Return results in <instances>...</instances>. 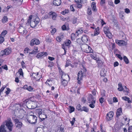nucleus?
Segmentation results:
<instances>
[{
  "instance_id": "f704fd0d",
  "label": "nucleus",
  "mask_w": 132,
  "mask_h": 132,
  "mask_svg": "<svg viewBox=\"0 0 132 132\" xmlns=\"http://www.w3.org/2000/svg\"><path fill=\"white\" fill-rule=\"evenodd\" d=\"M123 60L126 64H128L129 62L128 59L125 56L123 57Z\"/></svg>"
},
{
  "instance_id": "a19ab883",
  "label": "nucleus",
  "mask_w": 132,
  "mask_h": 132,
  "mask_svg": "<svg viewBox=\"0 0 132 132\" xmlns=\"http://www.w3.org/2000/svg\"><path fill=\"white\" fill-rule=\"evenodd\" d=\"M7 21V18L6 16H4L2 20V21L3 23H5Z\"/></svg>"
},
{
  "instance_id": "2eb2a0df",
  "label": "nucleus",
  "mask_w": 132,
  "mask_h": 132,
  "mask_svg": "<svg viewBox=\"0 0 132 132\" xmlns=\"http://www.w3.org/2000/svg\"><path fill=\"white\" fill-rule=\"evenodd\" d=\"M40 75H39L38 72H37V73H33L32 75V77L34 78L36 80H38L40 79Z\"/></svg>"
},
{
  "instance_id": "dca6fc26",
  "label": "nucleus",
  "mask_w": 132,
  "mask_h": 132,
  "mask_svg": "<svg viewBox=\"0 0 132 132\" xmlns=\"http://www.w3.org/2000/svg\"><path fill=\"white\" fill-rule=\"evenodd\" d=\"M61 72V74H62V75L61 76V79L67 80L69 81V75L64 73L62 71Z\"/></svg>"
},
{
  "instance_id": "864d4df0",
  "label": "nucleus",
  "mask_w": 132,
  "mask_h": 132,
  "mask_svg": "<svg viewBox=\"0 0 132 132\" xmlns=\"http://www.w3.org/2000/svg\"><path fill=\"white\" fill-rule=\"evenodd\" d=\"M19 72L20 75L23 76V73L22 69L20 68L19 70Z\"/></svg>"
},
{
  "instance_id": "8fccbe9b",
  "label": "nucleus",
  "mask_w": 132,
  "mask_h": 132,
  "mask_svg": "<svg viewBox=\"0 0 132 132\" xmlns=\"http://www.w3.org/2000/svg\"><path fill=\"white\" fill-rule=\"evenodd\" d=\"M82 109V111H83L86 112H87L88 111V109L85 106H84L83 107Z\"/></svg>"
},
{
  "instance_id": "1a4fd4ad",
  "label": "nucleus",
  "mask_w": 132,
  "mask_h": 132,
  "mask_svg": "<svg viewBox=\"0 0 132 132\" xmlns=\"http://www.w3.org/2000/svg\"><path fill=\"white\" fill-rule=\"evenodd\" d=\"M82 49L84 52L86 53H92L93 51L91 48L87 45H85Z\"/></svg>"
},
{
  "instance_id": "37998d69",
  "label": "nucleus",
  "mask_w": 132,
  "mask_h": 132,
  "mask_svg": "<svg viewBox=\"0 0 132 132\" xmlns=\"http://www.w3.org/2000/svg\"><path fill=\"white\" fill-rule=\"evenodd\" d=\"M71 43V41L69 40H68L65 43V45L66 46H69Z\"/></svg>"
},
{
  "instance_id": "20e7f679",
  "label": "nucleus",
  "mask_w": 132,
  "mask_h": 132,
  "mask_svg": "<svg viewBox=\"0 0 132 132\" xmlns=\"http://www.w3.org/2000/svg\"><path fill=\"white\" fill-rule=\"evenodd\" d=\"M12 52V50L11 48H6L0 52V56H3L5 55H9Z\"/></svg>"
},
{
  "instance_id": "412c9836",
  "label": "nucleus",
  "mask_w": 132,
  "mask_h": 132,
  "mask_svg": "<svg viewBox=\"0 0 132 132\" xmlns=\"http://www.w3.org/2000/svg\"><path fill=\"white\" fill-rule=\"evenodd\" d=\"M88 37L86 35H83L82 37L81 40L84 43H86L88 41Z\"/></svg>"
},
{
  "instance_id": "c03bdc74",
  "label": "nucleus",
  "mask_w": 132,
  "mask_h": 132,
  "mask_svg": "<svg viewBox=\"0 0 132 132\" xmlns=\"http://www.w3.org/2000/svg\"><path fill=\"white\" fill-rule=\"evenodd\" d=\"M34 88L30 86H29L28 87L27 90L29 92H32L33 91Z\"/></svg>"
},
{
  "instance_id": "49530a36",
  "label": "nucleus",
  "mask_w": 132,
  "mask_h": 132,
  "mask_svg": "<svg viewBox=\"0 0 132 132\" xmlns=\"http://www.w3.org/2000/svg\"><path fill=\"white\" fill-rule=\"evenodd\" d=\"M81 105L80 104H79L77 106L76 108L78 110L80 111H82V110L81 109Z\"/></svg>"
},
{
  "instance_id": "680f3d73",
  "label": "nucleus",
  "mask_w": 132,
  "mask_h": 132,
  "mask_svg": "<svg viewBox=\"0 0 132 132\" xmlns=\"http://www.w3.org/2000/svg\"><path fill=\"white\" fill-rule=\"evenodd\" d=\"M100 130L101 132H105V130L104 129H103L102 126L100 125Z\"/></svg>"
},
{
  "instance_id": "7c9ffc66",
  "label": "nucleus",
  "mask_w": 132,
  "mask_h": 132,
  "mask_svg": "<svg viewBox=\"0 0 132 132\" xmlns=\"http://www.w3.org/2000/svg\"><path fill=\"white\" fill-rule=\"evenodd\" d=\"M97 63L98 64V66L100 67L103 64V62L101 60H100L97 59L96 60Z\"/></svg>"
},
{
  "instance_id": "ea45409f",
  "label": "nucleus",
  "mask_w": 132,
  "mask_h": 132,
  "mask_svg": "<svg viewBox=\"0 0 132 132\" xmlns=\"http://www.w3.org/2000/svg\"><path fill=\"white\" fill-rule=\"evenodd\" d=\"M128 132H132V126H130L129 125V123H128Z\"/></svg>"
},
{
  "instance_id": "bf43d9fd",
  "label": "nucleus",
  "mask_w": 132,
  "mask_h": 132,
  "mask_svg": "<svg viewBox=\"0 0 132 132\" xmlns=\"http://www.w3.org/2000/svg\"><path fill=\"white\" fill-rule=\"evenodd\" d=\"M56 39L58 42H60L61 40V37L59 36L57 37L56 38Z\"/></svg>"
},
{
  "instance_id": "6e6552de",
  "label": "nucleus",
  "mask_w": 132,
  "mask_h": 132,
  "mask_svg": "<svg viewBox=\"0 0 132 132\" xmlns=\"http://www.w3.org/2000/svg\"><path fill=\"white\" fill-rule=\"evenodd\" d=\"M103 31L107 37L110 39L112 38V34L110 32L108 26H105L103 28Z\"/></svg>"
},
{
  "instance_id": "cd10ccee",
  "label": "nucleus",
  "mask_w": 132,
  "mask_h": 132,
  "mask_svg": "<svg viewBox=\"0 0 132 132\" xmlns=\"http://www.w3.org/2000/svg\"><path fill=\"white\" fill-rule=\"evenodd\" d=\"M124 88L125 89V90H123V92L125 93V95H127L129 93V89L126 86H124Z\"/></svg>"
},
{
  "instance_id": "603ef678",
  "label": "nucleus",
  "mask_w": 132,
  "mask_h": 132,
  "mask_svg": "<svg viewBox=\"0 0 132 132\" xmlns=\"http://www.w3.org/2000/svg\"><path fill=\"white\" fill-rule=\"evenodd\" d=\"M82 31L81 30H78L76 33V35H78L79 34H80L82 33Z\"/></svg>"
},
{
  "instance_id": "4c0bfd02",
  "label": "nucleus",
  "mask_w": 132,
  "mask_h": 132,
  "mask_svg": "<svg viewBox=\"0 0 132 132\" xmlns=\"http://www.w3.org/2000/svg\"><path fill=\"white\" fill-rule=\"evenodd\" d=\"M7 31L5 30L3 31L1 33L0 36L3 37H4L5 35L7 34Z\"/></svg>"
},
{
  "instance_id": "393cba45",
  "label": "nucleus",
  "mask_w": 132,
  "mask_h": 132,
  "mask_svg": "<svg viewBox=\"0 0 132 132\" xmlns=\"http://www.w3.org/2000/svg\"><path fill=\"white\" fill-rule=\"evenodd\" d=\"M92 53L90 54V57L93 59L96 60L97 59V57H96V54L95 52H92Z\"/></svg>"
},
{
  "instance_id": "6ab92c4d",
  "label": "nucleus",
  "mask_w": 132,
  "mask_h": 132,
  "mask_svg": "<svg viewBox=\"0 0 132 132\" xmlns=\"http://www.w3.org/2000/svg\"><path fill=\"white\" fill-rule=\"evenodd\" d=\"M61 3V0H54L53 2V4L54 5L58 6L60 5Z\"/></svg>"
},
{
  "instance_id": "0eeeda50",
  "label": "nucleus",
  "mask_w": 132,
  "mask_h": 132,
  "mask_svg": "<svg viewBox=\"0 0 132 132\" xmlns=\"http://www.w3.org/2000/svg\"><path fill=\"white\" fill-rule=\"evenodd\" d=\"M5 125L9 129V132H11L12 130L13 124L11 119L8 120L6 121Z\"/></svg>"
},
{
  "instance_id": "4468645a",
  "label": "nucleus",
  "mask_w": 132,
  "mask_h": 132,
  "mask_svg": "<svg viewBox=\"0 0 132 132\" xmlns=\"http://www.w3.org/2000/svg\"><path fill=\"white\" fill-rule=\"evenodd\" d=\"M40 43V42L37 39H32L30 42V45L33 46L35 44L38 45Z\"/></svg>"
},
{
  "instance_id": "de8ad7c7",
  "label": "nucleus",
  "mask_w": 132,
  "mask_h": 132,
  "mask_svg": "<svg viewBox=\"0 0 132 132\" xmlns=\"http://www.w3.org/2000/svg\"><path fill=\"white\" fill-rule=\"evenodd\" d=\"M4 37L0 36V44L2 43L4 41Z\"/></svg>"
},
{
  "instance_id": "69168bd1",
  "label": "nucleus",
  "mask_w": 132,
  "mask_h": 132,
  "mask_svg": "<svg viewBox=\"0 0 132 132\" xmlns=\"http://www.w3.org/2000/svg\"><path fill=\"white\" fill-rule=\"evenodd\" d=\"M99 101L101 103H102L104 101V99L103 98L101 97Z\"/></svg>"
},
{
  "instance_id": "a211bd4d",
  "label": "nucleus",
  "mask_w": 132,
  "mask_h": 132,
  "mask_svg": "<svg viewBox=\"0 0 132 132\" xmlns=\"http://www.w3.org/2000/svg\"><path fill=\"white\" fill-rule=\"evenodd\" d=\"M19 30V32L20 33L22 34H26L27 32L26 30L22 27H20Z\"/></svg>"
},
{
  "instance_id": "72a5a7b5",
  "label": "nucleus",
  "mask_w": 132,
  "mask_h": 132,
  "mask_svg": "<svg viewBox=\"0 0 132 132\" xmlns=\"http://www.w3.org/2000/svg\"><path fill=\"white\" fill-rule=\"evenodd\" d=\"M43 130L42 128L40 127H38L37 128L35 132H43Z\"/></svg>"
},
{
  "instance_id": "a18cd8bd",
  "label": "nucleus",
  "mask_w": 132,
  "mask_h": 132,
  "mask_svg": "<svg viewBox=\"0 0 132 132\" xmlns=\"http://www.w3.org/2000/svg\"><path fill=\"white\" fill-rule=\"evenodd\" d=\"M75 118H73L72 119V121H70V123L71 124L72 126H73L74 123L75 122Z\"/></svg>"
},
{
  "instance_id": "aec40b11",
  "label": "nucleus",
  "mask_w": 132,
  "mask_h": 132,
  "mask_svg": "<svg viewBox=\"0 0 132 132\" xmlns=\"http://www.w3.org/2000/svg\"><path fill=\"white\" fill-rule=\"evenodd\" d=\"M122 114V109L121 108H120L117 110L116 113V116L117 117H119Z\"/></svg>"
},
{
  "instance_id": "79ce46f5",
  "label": "nucleus",
  "mask_w": 132,
  "mask_h": 132,
  "mask_svg": "<svg viewBox=\"0 0 132 132\" xmlns=\"http://www.w3.org/2000/svg\"><path fill=\"white\" fill-rule=\"evenodd\" d=\"M50 84V80L48 79L45 82V84L46 85L50 87L51 86V84Z\"/></svg>"
},
{
  "instance_id": "9d476101",
  "label": "nucleus",
  "mask_w": 132,
  "mask_h": 132,
  "mask_svg": "<svg viewBox=\"0 0 132 132\" xmlns=\"http://www.w3.org/2000/svg\"><path fill=\"white\" fill-rule=\"evenodd\" d=\"M14 121L15 123V126L19 128H21L22 126V123L20 121L17 119H14Z\"/></svg>"
},
{
  "instance_id": "09e8293b",
  "label": "nucleus",
  "mask_w": 132,
  "mask_h": 132,
  "mask_svg": "<svg viewBox=\"0 0 132 132\" xmlns=\"http://www.w3.org/2000/svg\"><path fill=\"white\" fill-rule=\"evenodd\" d=\"M105 90H102L101 91V95L103 97L105 96Z\"/></svg>"
},
{
  "instance_id": "0e129e2a",
  "label": "nucleus",
  "mask_w": 132,
  "mask_h": 132,
  "mask_svg": "<svg viewBox=\"0 0 132 132\" xmlns=\"http://www.w3.org/2000/svg\"><path fill=\"white\" fill-rule=\"evenodd\" d=\"M113 100L114 102H118V99L116 97H114L113 98Z\"/></svg>"
},
{
  "instance_id": "e2e57ef3",
  "label": "nucleus",
  "mask_w": 132,
  "mask_h": 132,
  "mask_svg": "<svg viewBox=\"0 0 132 132\" xmlns=\"http://www.w3.org/2000/svg\"><path fill=\"white\" fill-rule=\"evenodd\" d=\"M125 12L127 13H128L130 12V11L128 9L126 8L125 9Z\"/></svg>"
},
{
  "instance_id": "052dcab7",
  "label": "nucleus",
  "mask_w": 132,
  "mask_h": 132,
  "mask_svg": "<svg viewBox=\"0 0 132 132\" xmlns=\"http://www.w3.org/2000/svg\"><path fill=\"white\" fill-rule=\"evenodd\" d=\"M116 56L118 57L120 60H121L122 59V58L121 55L119 54H117Z\"/></svg>"
},
{
  "instance_id": "2f4dec72",
  "label": "nucleus",
  "mask_w": 132,
  "mask_h": 132,
  "mask_svg": "<svg viewBox=\"0 0 132 132\" xmlns=\"http://www.w3.org/2000/svg\"><path fill=\"white\" fill-rule=\"evenodd\" d=\"M99 28L98 27L97 28H96L95 30L94 33V35L96 36L98 35L99 33Z\"/></svg>"
},
{
  "instance_id": "5701e85b",
  "label": "nucleus",
  "mask_w": 132,
  "mask_h": 132,
  "mask_svg": "<svg viewBox=\"0 0 132 132\" xmlns=\"http://www.w3.org/2000/svg\"><path fill=\"white\" fill-rule=\"evenodd\" d=\"M68 80L61 79V83L62 85L64 87L66 86L68 83Z\"/></svg>"
},
{
  "instance_id": "774afa93",
  "label": "nucleus",
  "mask_w": 132,
  "mask_h": 132,
  "mask_svg": "<svg viewBox=\"0 0 132 132\" xmlns=\"http://www.w3.org/2000/svg\"><path fill=\"white\" fill-rule=\"evenodd\" d=\"M119 65V63L118 62H115L114 64V67L117 66Z\"/></svg>"
},
{
  "instance_id": "ddd939ff",
  "label": "nucleus",
  "mask_w": 132,
  "mask_h": 132,
  "mask_svg": "<svg viewBox=\"0 0 132 132\" xmlns=\"http://www.w3.org/2000/svg\"><path fill=\"white\" fill-rule=\"evenodd\" d=\"M116 42L118 45L121 46L126 45L127 44V43L123 40L117 39L116 40Z\"/></svg>"
},
{
  "instance_id": "39448f33",
  "label": "nucleus",
  "mask_w": 132,
  "mask_h": 132,
  "mask_svg": "<svg viewBox=\"0 0 132 132\" xmlns=\"http://www.w3.org/2000/svg\"><path fill=\"white\" fill-rule=\"evenodd\" d=\"M27 121L30 124H35L37 122V118L35 116L30 115L28 116Z\"/></svg>"
},
{
  "instance_id": "c9c22d12",
  "label": "nucleus",
  "mask_w": 132,
  "mask_h": 132,
  "mask_svg": "<svg viewBox=\"0 0 132 132\" xmlns=\"http://www.w3.org/2000/svg\"><path fill=\"white\" fill-rule=\"evenodd\" d=\"M69 108L70 110L69 112L70 113H71L74 111L75 109L73 106H69Z\"/></svg>"
},
{
  "instance_id": "9b49d317",
  "label": "nucleus",
  "mask_w": 132,
  "mask_h": 132,
  "mask_svg": "<svg viewBox=\"0 0 132 132\" xmlns=\"http://www.w3.org/2000/svg\"><path fill=\"white\" fill-rule=\"evenodd\" d=\"M114 114L113 112L112 111H110L107 114L106 117L107 120L110 121L112 119Z\"/></svg>"
},
{
  "instance_id": "3c124183",
  "label": "nucleus",
  "mask_w": 132,
  "mask_h": 132,
  "mask_svg": "<svg viewBox=\"0 0 132 132\" xmlns=\"http://www.w3.org/2000/svg\"><path fill=\"white\" fill-rule=\"evenodd\" d=\"M7 90L5 92V93L7 95H8L9 93L10 92L11 90L10 89L8 88H6Z\"/></svg>"
},
{
  "instance_id": "5fc2aeb1",
  "label": "nucleus",
  "mask_w": 132,
  "mask_h": 132,
  "mask_svg": "<svg viewBox=\"0 0 132 132\" xmlns=\"http://www.w3.org/2000/svg\"><path fill=\"white\" fill-rule=\"evenodd\" d=\"M77 19L76 18L74 17L72 20L73 23L74 24L76 23Z\"/></svg>"
},
{
  "instance_id": "7ed1b4c3",
  "label": "nucleus",
  "mask_w": 132,
  "mask_h": 132,
  "mask_svg": "<svg viewBox=\"0 0 132 132\" xmlns=\"http://www.w3.org/2000/svg\"><path fill=\"white\" fill-rule=\"evenodd\" d=\"M36 113L38 114V116L40 119L43 121L47 118V116L43 110L41 109H37L36 110Z\"/></svg>"
},
{
  "instance_id": "13d9d810",
  "label": "nucleus",
  "mask_w": 132,
  "mask_h": 132,
  "mask_svg": "<svg viewBox=\"0 0 132 132\" xmlns=\"http://www.w3.org/2000/svg\"><path fill=\"white\" fill-rule=\"evenodd\" d=\"M71 38L72 40H74L75 38V35L74 34L72 33L71 35Z\"/></svg>"
},
{
  "instance_id": "bb28decb",
  "label": "nucleus",
  "mask_w": 132,
  "mask_h": 132,
  "mask_svg": "<svg viewBox=\"0 0 132 132\" xmlns=\"http://www.w3.org/2000/svg\"><path fill=\"white\" fill-rule=\"evenodd\" d=\"M119 87L118 88V90L120 91H123V88L122 87V85L121 82H119L118 85Z\"/></svg>"
},
{
  "instance_id": "f3484780",
  "label": "nucleus",
  "mask_w": 132,
  "mask_h": 132,
  "mask_svg": "<svg viewBox=\"0 0 132 132\" xmlns=\"http://www.w3.org/2000/svg\"><path fill=\"white\" fill-rule=\"evenodd\" d=\"M49 15L53 20H55L56 19L57 16L56 14L54 12H50L49 13Z\"/></svg>"
},
{
  "instance_id": "f03ea898",
  "label": "nucleus",
  "mask_w": 132,
  "mask_h": 132,
  "mask_svg": "<svg viewBox=\"0 0 132 132\" xmlns=\"http://www.w3.org/2000/svg\"><path fill=\"white\" fill-rule=\"evenodd\" d=\"M87 100L88 103H89V106L92 108H94L96 100V98L91 94H90L88 97Z\"/></svg>"
},
{
  "instance_id": "58836bf2",
  "label": "nucleus",
  "mask_w": 132,
  "mask_h": 132,
  "mask_svg": "<svg viewBox=\"0 0 132 132\" xmlns=\"http://www.w3.org/2000/svg\"><path fill=\"white\" fill-rule=\"evenodd\" d=\"M92 13L91 9L90 8H88L87 11V13L88 15H90Z\"/></svg>"
},
{
  "instance_id": "423d86ee",
  "label": "nucleus",
  "mask_w": 132,
  "mask_h": 132,
  "mask_svg": "<svg viewBox=\"0 0 132 132\" xmlns=\"http://www.w3.org/2000/svg\"><path fill=\"white\" fill-rule=\"evenodd\" d=\"M78 77L77 78L78 80V83L79 84L81 83V80H82V78L85 76V73L83 71H79L78 73Z\"/></svg>"
},
{
  "instance_id": "6e6d98bb",
  "label": "nucleus",
  "mask_w": 132,
  "mask_h": 132,
  "mask_svg": "<svg viewBox=\"0 0 132 132\" xmlns=\"http://www.w3.org/2000/svg\"><path fill=\"white\" fill-rule=\"evenodd\" d=\"M56 31V29L55 28H54L53 29L51 32V34L52 35H53L55 33Z\"/></svg>"
},
{
  "instance_id": "f257e3e1",
  "label": "nucleus",
  "mask_w": 132,
  "mask_h": 132,
  "mask_svg": "<svg viewBox=\"0 0 132 132\" xmlns=\"http://www.w3.org/2000/svg\"><path fill=\"white\" fill-rule=\"evenodd\" d=\"M32 19V16L30 15L29 17V19L28 20V22H30V25L31 27L32 28H35L38 25L39 21V19L38 17H35L32 19Z\"/></svg>"
},
{
  "instance_id": "4be33fe9",
  "label": "nucleus",
  "mask_w": 132,
  "mask_h": 132,
  "mask_svg": "<svg viewBox=\"0 0 132 132\" xmlns=\"http://www.w3.org/2000/svg\"><path fill=\"white\" fill-rule=\"evenodd\" d=\"M91 7L92 8L93 11H97V9L96 8V3L95 2H93L92 3Z\"/></svg>"
},
{
  "instance_id": "4d7b16f0",
  "label": "nucleus",
  "mask_w": 132,
  "mask_h": 132,
  "mask_svg": "<svg viewBox=\"0 0 132 132\" xmlns=\"http://www.w3.org/2000/svg\"><path fill=\"white\" fill-rule=\"evenodd\" d=\"M75 2L77 4L82 3L83 1L81 0H74Z\"/></svg>"
},
{
  "instance_id": "f8f14e48",
  "label": "nucleus",
  "mask_w": 132,
  "mask_h": 132,
  "mask_svg": "<svg viewBox=\"0 0 132 132\" xmlns=\"http://www.w3.org/2000/svg\"><path fill=\"white\" fill-rule=\"evenodd\" d=\"M47 53L46 52H43L38 53L36 57L38 58H42L47 56Z\"/></svg>"
},
{
  "instance_id": "338daca9",
  "label": "nucleus",
  "mask_w": 132,
  "mask_h": 132,
  "mask_svg": "<svg viewBox=\"0 0 132 132\" xmlns=\"http://www.w3.org/2000/svg\"><path fill=\"white\" fill-rule=\"evenodd\" d=\"M17 105L19 106V107L20 108H21L23 106V103H20L19 104H17Z\"/></svg>"
},
{
  "instance_id": "b1692460",
  "label": "nucleus",
  "mask_w": 132,
  "mask_h": 132,
  "mask_svg": "<svg viewBox=\"0 0 132 132\" xmlns=\"http://www.w3.org/2000/svg\"><path fill=\"white\" fill-rule=\"evenodd\" d=\"M6 127L4 125H1L0 127V132H8L5 129Z\"/></svg>"
},
{
  "instance_id": "a878e982",
  "label": "nucleus",
  "mask_w": 132,
  "mask_h": 132,
  "mask_svg": "<svg viewBox=\"0 0 132 132\" xmlns=\"http://www.w3.org/2000/svg\"><path fill=\"white\" fill-rule=\"evenodd\" d=\"M122 99L123 100L125 101H127L129 103H130L131 102V101L129 100V98L126 96H125L122 97Z\"/></svg>"
},
{
  "instance_id": "c756f323",
  "label": "nucleus",
  "mask_w": 132,
  "mask_h": 132,
  "mask_svg": "<svg viewBox=\"0 0 132 132\" xmlns=\"http://www.w3.org/2000/svg\"><path fill=\"white\" fill-rule=\"evenodd\" d=\"M62 28L63 30H68L69 29V28L67 24H64L62 27Z\"/></svg>"
},
{
  "instance_id": "c85d7f7f",
  "label": "nucleus",
  "mask_w": 132,
  "mask_h": 132,
  "mask_svg": "<svg viewBox=\"0 0 132 132\" xmlns=\"http://www.w3.org/2000/svg\"><path fill=\"white\" fill-rule=\"evenodd\" d=\"M38 47H35L34 49L32 52L29 53V54H35L38 52Z\"/></svg>"
},
{
  "instance_id": "473e14b6",
  "label": "nucleus",
  "mask_w": 132,
  "mask_h": 132,
  "mask_svg": "<svg viewBox=\"0 0 132 132\" xmlns=\"http://www.w3.org/2000/svg\"><path fill=\"white\" fill-rule=\"evenodd\" d=\"M30 51V50L27 47L24 49V52L25 54H27Z\"/></svg>"
},
{
  "instance_id": "e433bc0d",
  "label": "nucleus",
  "mask_w": 132,
  "mask_h": 132,
  "mask_svg": "<svg viewBox=\"0 0 132 132\" xmlns=\"http://www.w3.org/2000/svg\"><path fill=\"white\" fill-rule=\"evenodd\" d=\"M124 13L123 11L120 12L119 13V16L122 19L123 18L124 16L123 14Z\"/></svg>"
}]
</instances>
